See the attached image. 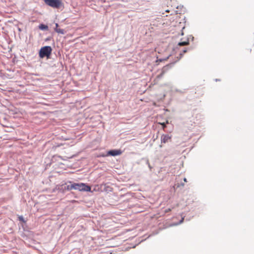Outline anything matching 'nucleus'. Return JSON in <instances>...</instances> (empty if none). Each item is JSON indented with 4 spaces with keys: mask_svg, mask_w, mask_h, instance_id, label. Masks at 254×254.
I'll return each instance as SVG.
<instances>
[{
    "mask_svg": "<svg viewBox=\"0 0 254 254\" xmlns=\"http://www.w3.org/2000/svg\"><path fill=\"white\" fill-rule=\"evenodd\" d=\"M68 190H78L79 191H90L91 187L84 183H73L71 185L67 186Z\"/></svg>",
    "mask_w": 254,
    "mask_h": 254,
    "instance_id": "obj_1",
    "label": "nucleus"
},
{
    "mask_svg": "<svg viewBox=\"0 0 254 254\" xmlns=\"http://www.w3.org/2000/svg\"><path fill=\"white\" fill-rule=\"evenodd\" d=\"M52 48L50 46H45L42 47L39 51V57L43 58L45 57L49 58L52 53Z\"/></svg>",
    "mask_w": 254,
    "mask_h": 254,
    "instance_id": "obj_2",
    "label": "nucleus"
},
{
    "mask_svg": "<svg viewBox=\"0 0 254 254\" xmlns=\"http://www.w3.org/2000/svg\"><path fill=\"white\" fill-rule=\"evenodd\" d=\"M45 3L54 8H59L62 4L60 0H44Z\"/></svg>",
    "mask_w": 254,
    "mask_h": 254,
    "instance_id": "obj_3",
    "label": "nucleus"
},
{
    "mask_svg": "<svg viewBox=\"0 0 254 254\" xmlns=\"http://www.w3.org/2000/svg\"><path fill=\"white\" fill-rule=\"evenodd\" d=\"M172 136L168 134H163L161 137V143H166L169 141H171Z\"/></svg>",
    "mask_w": 254,
    "mask_h": 254,
    "instance_id": "obj_4",
    "label": "nucleus"
},
{
    "mask_svg": "<svg viewBox=\"0 0 254 254\" xmlns=\"http://www.w3.org/2000/svg\"><path fill=\"white\" fill-rule=\"evenodd\" d=\"M122 151L120 150H112L108 152V155L111 156H117L121 154Z\"/></svg>",
    "mask_w": 254,
    "mask_h": 254,
    "instance_id": "obj_5",
    "label": "nucleus"
},
{
    "mask_svg": "<svg viewBox=\"0 0 254 254\" xmlns=\"http://www.w3.org/2000/svg\"><path fill=\"white\" fill-rule=\"evenodd\" d=\"M55 30L56 32H57L58 33H60V34H64V30H63L62 29L55 28Z\"/></svg>",
    "mask_w": 254,
    "mask_h": 254,
    "instance_id": "obj_6",
    "label": "nucleus"
},
{
    "mask_svg": "<svg viewBox=\"0 0 254 254\" xmlns=\"http://www.w3.org/2000/svg\"><path fill=\"white\" fill-rule=\"evenodd\" d=\"M189 44V42L188 40L187 41L182 42L179 43L178 45L183 46L188 45Z\"/></svg>",
    "mask_w": 254,
    "mask_h": 254,
    "instance_id": "obj_7",
    "label": "nucleus"
},
{
    "mask_svg": "<svg viewBox=\"0 0 254 254\" xmlns=\"http://www.w3.org/2000/svg\"><path fill=\"white\" fill-rule=\"evenodd\" d=\"M39 28L42 30H45L48 29V26L44 24H41L39 26Z\"/></svg>",
    "mask_w": 254,
    "mask_h": 254,
    "instance_id": "obj_8",
    "label": "nucleus"
},
{
    "mask_svg": "<svg viewBox=\"0 0 254 254\" xmlns=\"http://www.w3.org/2000/svg\"><path fill=\"white\" fill-rule=\"evenodd\" d=\"M18 219L19 221H22L23 222H25V220H24L23 217L22 216H20L18 217Z\"/></svg>",
    "mask_w": 254,
    "mask_h": 254,
    "instance_id": "obj_9",
    "label": "nucleus"
},
{
    "mask_svg": "<svg viewBox=\"0 0 254 254\" xmlns=\"http://www.w3.org/2000/svg\"><path fill=\"white\" fill-rule=\"evenodd\" d=\"M160 124H161L163 128L164 129L165 127H166L165 124L164 123H160Z\"/></svg>",
    "mask_w": 254,
    "mask_h": 254,
    "instance_id": "obj_10",
    "label": "nucleus"
},
{
    "mask_svg": "<svg viewBox=\"0 0 254 254\" xmlns=\"http://www.w3.org/2000/svg\"><path fill=\"white\" fill-rule=\"evenodd\" d=\"M171 210V209L170 208H168L165 210V212L167 213V212H170Z\"/></svg>",
    "mask_w": 254,
    "mask_h": 254,
    "instance_id": "obj_11",
    "label": "nucleus"
},
{
    "mask_svg": "<svg viewBox=\"0 0 254 254\" xmlns=\"http://www.w3.org/2000/svg\"><path fill=\"white\" fill-rule=\"evenodd\" d=\"M58 26H59L58 24V23H56V27L55 28H58Z\"/></svg>",
    "mask_w": 254,
    "mask_h": 254,
    "instance_id": "obj_12",
    "label": "nucleus"
},
{
    "mask_svg": "<svg viewBox=\"0 0 254 254\" xmlns=\"http://www.w3.org/2000/svg\"><path fill=\"white\" fill-rule=\"evenodd\" d=\"M184 182H187V179H186V178H185L184 179Z\"/></svg>",
    "mask_w": 254,
    "mask_h": 254,
    "instance_id": "obj_13",
    "label": "nucleus"
},
{
    "mask_svg": "<svg viewBox=\"0 0 254 254\" xmlns=\"http://www.w3.org/2000/svg\"><path fill=\"white\" fill-rule=\"evenodd\" d=\"M187 52V50H185L183 51V54Z\"/></svg>",
    "mask_w": 254,
    "mask_h": 254,
    "instance_id": "obj_14",
    "label": "nucleus"
}]
</instances>
